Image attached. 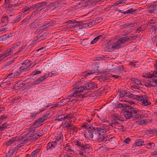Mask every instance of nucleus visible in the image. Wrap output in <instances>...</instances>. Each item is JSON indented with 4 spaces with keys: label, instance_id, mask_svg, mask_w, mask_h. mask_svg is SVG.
Returning <instances> with one entry per match:
<instances>
[{
    "label": "nucleus",
    "instance_id": "69168bd1",
    "mask_svg": "<svg viewBox=\"0 0 157 157\" xmlns=\"http://www.w3.org/2000/svg\"><path fill=\"white\" fill-rule=\"evenodd\" d=\"M41 71H33L32 73V75L33 76H36V75H37L38 74H40L41 73Z\"/></svg>",
    "mask_w": 157,
    "mask_h": 157
},
{
    "label": "nucleus",
    "instance_id": "f704fd0d",
    "mask_svg": "<svg viewBox=\"0 0 157 157\" xmlns=\"http://www.w3.org/2000/svg\"><path fill=\"white\" fill-rule=\"evenodd\" d=\"M96 21L97 20H94L92 21H90L87 22V24L88 25V27H89V28L91 27L93 25H94L95 24Z\"/></svg>",
    "mask_w": 157,
    "mask_h": 157
},
{
    "label": "nucleus",
    "instance_id": "79ce46f5",
    "mask_svg": "<svg viewBox=\"0 0 157 157\" xmlns=\"http://www.w3.org/2000/svg\"><path fill=\"white\" fill-rule=\"evenodd\" d=\"M120 73L116 74H112L111 76L116 79H120L121 78V77L119 75Z\"/></svg>",
    "mask_w": 157,
    "mask_h": 157
},
{
    "label": "nucleus",
    "instance_id": "20e7f679",
    "mask_svg": "<svg viewBox=\"0 0 157 157\" xmlns=\"http://www.w3.org/2000/svg\"><path fill=\"white\" fill-rule=\"evenodd\" d=\"M26 80H24L22 82H18L15 84V85L13 87L15 89H17V87H22V90H24L30 88L35 85L34 84V82H26Z\"/></svg>",
    "mask_w": 157,
    "mask_h": 157
},
{
    "label": "nucleus",
    "instance_id": "bf43d9fd",
    "mask_svg": "<svg viewBox=\"0 0 157 157\" xmlns=\"http://www.w3.org/2000/svg\"><path fill=\"white\" fill-rule=\"evenodd\" d=\"M66 146L65 147V149H66L67 151H72V150L71 149V148L68 145L66 144Z\"/></svg>",
    "mask_w": 157,
    "mask_h": 157
},
{
    "label": "nucleus",
    "instance_id": "5fc2aeb1",
    "mask_svg": "<svg viewBox=\"0 0 157 157\" xmlns=\"http://www.w3.org/2000/svg\"><path fill=\"white\" fill-rule=\"evenodd\" d=\"M99 129H100V130H99V131L98 132V133L100 135L104 133L105 132H106V131L104 129H102L100 128Z\"/></svg>",
    "mask_w": 157,
    "mask_h": 157
},
{
    "label": "nucleus",
    "instance_id": "49530a36",
    "mask_svg": "<svg viewBox=\"0 0 157 157\" xmlns=\"http://www.w3.org/2000/svg\"><path fill=\"white\" fill-rule=\"evenodd\" d=\"M75 145L82 148H84L85 147V146L81 144V143L79 141H77L75 143Z\"/></svg>",
    "mask_w": 157,
    "mask_h": 157
},
{
    "label": "nucleus",
    "instance_id": "9b49d317",
    "mask_svg": "<svg viewBox=\"0 0 157 157\" xmlns=\"http://www.w3.org/2000/svg\"><path fill=\"white\" fill-rule=\"evenodd\" d=\"M117 106V107L123 108L125 109L124 112V114L127 113L126 112L127 111V110H128V109L129 110L130 109V107H132L131 106H128L126 104H122L120 103L118 104Z\"/></svg>",
    "mask_w": 157,
    "mask_h": 157
},
{
    "label": "nucleus",
    "instance_id": "6ab92c4d",
    "mask_svg": "<svg viewBox=\"0 0 157 157\" xmlns=\"http://www.w3.org/2000/svg\"><path fill=\"white\" fill-rule=\"evenodd\" d=\"M131 81L133 83L137 85H139L141 84V82L140 80L136 78H131Z\"/></svg>",
    "mask_w": 157,
    "mask_h": 157
},
{
    "label": "nucleus",
    "instance_id": "338daca9",
    "mask_svg": "<svg viewBox=\"0 0 157 157\" xmlns=\"http://www.w3.org/2000/svg\"><path fill=\"white\" fill-rule=\"evenodd\" d=\"M37 25H36L34 21L31 24L30 26V27L31 29H33L36 28L37 27Z\"/></svg>",
    "mask_w": 157,
    "mask_h": 157
},
{
    "label": "nucleus",
    "instance_id": "4468645a",
    "mask_svg": "<svg viewBox=\"0 0 157 157\" xmlns=\"http://www.w3.org/2000/svg\"><path fill=\"white\" fill-rule=\"evenodd\" d=\"M30 69V68H29V67L26 66L22 65V66L19 68V71L20 72H19L20 73H24L25 74L27 71Z\"/></svg>",
    "mask_w": 157,
    "mask_h": 157
},
{
    "label": "nucleus",
    "instance_id": "7ed1b4c3",
    "mask_svg": "<svg viewBox=\"0 0 157 157\" xmlns=\"http://www.w3.org/2000/svg\"><path fill=\"white\" fill-rule=\"evenodd\" d=\"M130 109L127 110L126 114H124V116L126 119H129L131 118L134 119L135 118L137 120L139 118V116L140 115V112L137 109L133 108L132 107H130Z\"/></svg>",
    "mask_w": 157,
    "mask_h": 157
},
{
    "label": "nucleus",
    "instance_id": "6e6d98bb",
    "mask_svg": "<svg viewBox=\"0 0 157 157\" xmlns=\"http://www.w3.org/2000/svg\"><path fill=\"white\" fill-rule=\"evenodd\" d=\"M14 62V60H12L11 61H10L7 62L6 64V66H11L13 65V63Z\"/></svg>",
    "mask_w": 157,
    "mask_h": 157
},
{
    "label": "nucleus",
    "instance_id": "ea45409f",
    "mask_svg": "<svg viewBox=\"0 0 157 157\" xmlns=\"http://www.w3.org/2000/svg\"><path fill=\"white\" fill-rule=\"evenodd\" d=\"M127 91H126L125 90H121L120 92V96L121 98H125V96L126 93Z\"/></svg>",
    "mask_w": 157,
    "mask_h": 157
},
{
    "label": "nucleus",
    "instance_id": "1a4fd4ad",
    "mask_svg": "<svg viewBox=\"0 0 157 157\" xmlns=\"http://www.w3.org/2000/svg\"><path fill=\"white\" fill-rule=\"evenodd\" d=\"M13 48H12L8 49L7 51L1 53L0 55V58H1V59H2L9 54L12 53Z\"/></svg>",
    "mask_w": 157,
    "mask_h": 157
},
{
    "label": "nucleus",
    "instance_id": "473e14b6",
    "mask_svg": "<svg viewBox=\"0 0 157 157\" xmlns=\"http://www.w3.org/2000/svg\"><path fill=\"white\" fill-rule=\"evenodd\" d=\"M51 25V23H48L46 25H43L40 28V29L43 30L47 28L48 27L50 26Z\"/></svg>",
    "mask_w": 157,
    "mask_h": 157
},
{
    "label": "nucleus",
    "instance_id": "dca6fc26",
    "mask_svg": "<svg viewBox=\"0 0 157 157\" xmlns=\"http://www.w3.org/2000/svg\"><path fill=\"white\" fill-rule=\"evenodd\" d=\"M103 38V37L101 35H100L96 37L93 40L90 42V44H93L97 42L98 40L101 39H102Z\"/></svg>",
    "mask_w": 157,
    "mask_h": 157
},
{
    "label": "nucleus",
    "instance_id": "680f3d73",
    "mask_svg": "<svg viewBox=\"0 0 157 157\" xmlns=\"http://www.w3.org/2000/svg\"><path fill=\"white\" fill-rule=\"evenodd\" d=\"M131 141V139L129 138H126L124 141V143L125 144H129L130 142Z\"/></svg>",
    "mask_w": 157,
    "mask_h": 157
},
{
    "label": "nucleus",
    "instance_id": "3c124183",
    "mask_svg": "<svg viewBox=\"0 0 157 157\" xmlns=\"http://www.w3.org/2000/svg\"><path fill=\"white\" fill-rule=\"evenodd\" d=\"M76 22H77L75 20H74L73 21L72 20H69L66 22H65V24H67V25H68L70 24H74ZM77 22L79 23V22Z\"/></svg>",
    "mask_w": 157,
    "mask_h": 157
},
{
    "label": "nucleus",
    "instance_id": "864d4df0",
    "mask_svg": "<svg viewBox=\"0 0 157 157\" xmlns=\"http://www.w3.org/2000/svg\"><path fill=\"white\" fill-rule=\"evenodd\" d=\"M11 84V83L10 81H8L7 82H3L2 83V85H3V86H9Z\"/></svg>",
    "mask_w": 157,
    "mask_h": 157
},
{
    "label": "nucleus",
    "instance_id": "13d9d810",
    "mask_svg": "<svg viewBox=\"0 0 157 157\" xmlns=\"http://www.w3.org/2000/svg\"><path fill=\"white\" fill-rule=\"evenodd\" d=\"M71 114H69L67 115H65L64 114V120L67 119H71Z\"/></svg>",
    "mask_w": 157,
    "mask_h": 157
},
{
    "label": "nucleus",
    "instance_id": "c756f323",
    "mask_svg": "<svg viewBox=\"0 0 157 157\" xmlns=\"http://www.w3.org/2000/svg\"><path fill=\"white\" fill-rule=\"evenodd\" d=\"M22 18V17H21V16H18V17H17L15 18V19L13 20V21L12 22H10V23H14L15 22H17L21 20V19Z\"/></svg>",
    "mask_w": 157,
    "mask_h": 157
},
{
    "label": "nucleus",
    "instance_id": "e433bc0d",
    "mask_svg": "<svg viewBox=\"0 0 157 157\" xmlns=\"http://www.w3.org/2000/svg\"><path fill=\"white\" fill-rule=\"evenodd\" d=\"M27 139L25 137L22 136L21 137V138L19 139L18 141L19 142V143H21V144H24L25 141H27Z\"/></svg>",
    "mask_w": 157,
    "mask_h": 157
},
{
    "label": "nucleus",
    "instance_id": "393cba45",
    "mask_svg": "<svg viewBox=\"0 0 157 157\" xmlns=\"http://www.w3.org/2000/svg\"><path fill=\"white\" fill-rule=\"evenodd\" d=\"M48 118V115H44L42 117L38 118V120L39 121V122L41 123L43 122L45 120H46Z\"/></svg>",
    "mask_w": 157,
    "mask_h": 157
},
{
    "label": "nucleus",
    "instance_id": "a18cd8bd",
    "mask_svg": "<svg viewBox=\"0 0 157 157\" xmlns=\"http://www.w3.org/2000/svg\"><path fill=\"white\" fill-rule=\"evenodd\" d=\"M40 137V135L36 133L33 135L32 136V139L33 140H36Z\"/></svg>",
    "mask_w": 157,
    "mask_h": 157
},
{
    "label": "nucleus",
    "instance_id": "4be33fe9",
    "mask_svg": "<svg viewBox=\"0 0 157 157\" xmlns=\"http://www.w3.org/2000/svg\"><path fill=\"white\" fill-rule=\"evenodd\" d=\"M156 8V6L154 5H151L148 8V11L150 13H153Z\"/></svg>",
    "mask_w": 157,
    "mask_h": 157
},
{
    "label": "nucleus",
    "instance_id": "f3484780",
    "mask_svg": "<svg viewBox=\"0 0 157 157\" xmlns=\"http://www.w3.org/2000/svg\"><path fill=\"white\" fill-rule=\"evenodd\" d=\"M22 65L26 66L29 67V68H31L33 66V65H32L31 63L30 64V61L28 60H26L24 63L22 64Z\"/></svg>",
    "mask_w": 157,
    "mask_h": 157
},
{
    "label": "nucleus",
    "instance_id": "bb28decb",
    "mask_svg": "<svg viewBox=\"0 0 157 157\" xmlns=\"http://www.w3.org/2000/svg\"><path fill=\"white\" fill-rule=\"evenodd\" d=\"M8 124L7 123L3 124L0 126V131L8 128Z\"/></svg>",
    "mask_w": 157,
    "mask_h": 157
},
{
    "label": "nucleus",
    "instance_id": "774afa93",
    "mask_svg": "<svg viewBox=\"0 0 157 157\" xmlns=\"http://www.w3.org/2000/svg\"><path fill=\"white\" fill-rule=\"evenodd\" d=\"M37 152H38V151L37 150H35L32 152L31 154L32 157H34Z\"/></svg>",
    "mask_w": 157,
    "mask_h": 157
},
{
    "label": "nucleus",
    "instance_id": "8fccbe9b",
    "mask_svg": "<svg viewBox=\"0 0 157 157\" xmlns=\"http://www.w3.org/2000/svg\"><path fill=\"white\" fill-rule=\"evenodd\" d=\"M114 117H115V118H114L115 119H116L117 121H123L124 120L122 118L119 117L117 115H115Z\"/></svg>",
    "mask_w": 157,
    "mask_h": 157
},
{
    "label": "nucleus",
    "instance_id": "0eeeda50",
    "mask_svg": "<svg viewBox=\"0 0 157 157\" xmlns=\"http://www.w3.org/2000/svg\"><path fill=\"white\" fill-rule=\"evenodd\" d=\"M49 75L50 74H46L44 75L40 76L34 82V84L36 85L40 84L41 82L44 80L45 78L49 76Z\"/></svg>",
    "mask_w": 157,
    "mask_h": 157
},
{
    "label": "nucleus",
    "instance_id": "9d476101",
    "mask_svg": "<svg viewBox=\"0 0 157 157\" xmlns=\"http://www.w3.org/2000/svg\"><path fill=\"white\" fill-rule=\"evenodd\" d=\"M84 133L85 137L88 138L89 139L92 138L93 137V133L90 131L88 130H85L84 131Z\"/></svg>",
    "mask_w": 157,
    "mask_h": 157
},
{
    "label": "nucleus",
    "instance_id": "603ef678",
    "mask_svg": "<svg viewBox=\"0 0 157 157\" xmlns=\"http://www.w3.org/2000/svg\"><path fill=\"white\" fill-rule=\"evenodd\" d=\"M48 74H50L49 76L50 75V76L51 77L55 76L57 75V73L56 71H51L50 73H48Z\"/></svg>",
    "mask_w": 157,
    "mask_h": 157
},
{
    "label": "nucleus",
    "instance_id": "e2e57ef3",
    "mask_svg": "<svg viewBox=\"0 0 157 157\" xmlns=\"http://www.w3.org/2000/svg\"><path fill=\"white\" fill-rule=\"evenodd\" d=\"M112 122L111 123V124H120L116 120V119H115L114 118L112 120Z\"/></svg>",
    "mask_w": 157,
    "mask_h": 157
},
{
    "label": "nucleus",
    "instance_id": "c03bdc74",
    "mask_svg": "<svg viewBox=\"0 0 157 157\" xmlns=\"http://www.w3.org/2000/svg\"><path fill=\"white\" fill-rule=\"evenodd\" d=\"M14 8V6L12 5H9L8 6L7 10H8L9 12H11L13 10Z\"/></svg>",
    "mask_w": 157,
    "mask_h": 157
},
{
    "label": "nucleus",
    "instance_id": "09e8293b",
    "mask_svg": "<svg viewBox=\"0 0 157 157\" xmlns=\"http://www.w3.org/2000/svg\"><path fill=\"white\" fill-rule=\"evenodd\" d=\"M39 121L37 120L36 122L34 123V124H33V125L35 126L34 127L35 128L39 127L40 126V124L41 123L39 122Z\"/></svg>",
    "mask_w": 157,
    "mask_h": 157
},
{
    "label": "nucleus",
    "instance_id": "aec40b11",
    "mask_svg": "<svg viewBox=\"0 0 157 157\" xmlns=\"http://www.w3.org/2000/svg\"><path fill=\"white\" fill-rule=\"evenodd\" d=\"M88 1L87 4L89 5L90 6H94L99 1L97 0H88Z\"/></svg>",
    "mask_w": 157,
    "mask_h": 157
},
{
    "label": "nucleus",
    "instance_id": "c85d7f7f",
    "mask_svg": "<svg viewBox=\"0 0 157 157\" xmlns=\"http://www.w3.org/2000/svg\"><path fill=\"white\" fill-rule=\"evenodd\" d=\"M81 44L82 45L85 46L89 44V41L87 39H83L81 41Z\"/></svg>",
    "mask_w": 157,
    "mask_h": 157
},
{
    "label": "nucleus",
    "instance_id": "0e129e2a",
    "mask_svg": "<svg viewBox=\"0 0 157 157\" xmlns=\"http://www.w3.org/2000/svg\"><path fill=\"white\" fill-rule=\"evenodd\" d=\"M6 36H7L5 35L1 36L0 37V40L2 41L7 40Z\"/></svg>",
    "mask_w": 157,
    "mask_h": 157
},
{
    "label": "nucleus",
    "instance_id": "f03ea898",
    "mask_svg": "<svg viewBox=\"0 0 157 157\" xmlns=\"http://www.w3.org/2000/svg\"><path fill=\"white\" fill-rule=\"evenodd\" d=\"M47 5V3L46 2H42L41 3H38L36 4L33 5L30 7H26L22 10V12L25 13H28L31 10H35L33 11L34 16L37 13L40 12L43 9L45 8Z\"/></svg>",
    "mask_w": 157,
    "mask_h": 157
},
{
    "label": "nucleus",
    "instance_id": "a19ab883",
    "mask_svg": "<svg viewBox=\"0 0 157 157\" xmlns=\"http://www.w3.org/2000/svg\"><path fill=\"white\" fill-rule=\"evenodd\" d=\"M15 139L13 137L9 141L7 142L6 143V144L7 145H10L13 143L14 142H15Z\"/></svg>",
    "mask_w": 157,
    "mask_h": 157
},
{
    "label": "nucleus",
    "instance_id": "412c9836",
    "mask_svg": "<svg viewBox=\"0 0 157 157\" xmlns=\"http://www.w3.org/2000/svg\"><path fill=\"white\" fill-rule=\"evenodd\" d=\"M1 21L2 22L6 24L10 21V19L8 18L7 16H3L2 17L1 19Z\"/></svg>",
    "mask_w": 157,
    "mask_h": 157
},
{
    "label": "nucleus",
    "instance_id": "58836bf2",
    "mask_svg": "<svg viewBox=\"0 0 157 157\" xmlns=\"http://www.w3.org/2000/svg\"><path fill=\"white\" fill-rule=\"evenodd\" d=\"M92 125H89L87 123H85L84 124L82 125V127L83 128H86L87 130L92 128Z\"/></svg>",
    "mask_w": 157,
    "mask_h": 157
},
{
    "label": "nucleus",
    "instance_id": "7c9ffc66",
    "mask_svg": "<svg viewBox=\"0 0 157 157\" xmlns=\"http://www.w3.org/2000/svg\"><path fill=\"white\" fill-rule=\"evenodd\" d=\"M155 146L154 144L152 142L146 144V147L148 148H152Z\"/></svg>",
    "mask_w": 157,
    "mask_h": 157
},
{
    "label": "nucleus",
    "instance_id": "4c0bfd02",
    "mask_svg": "<svg viewBox=\"0 0 157 157\" xmlns=\"http://www.w3.org/2000/svg\"><path fill=\"white\" fill-rule=\"evenodd\" d=\"M33 16L34 14H32L31 16L29 17H27L24 20H23L22 21L25 23H27L30 20L31 17Z\"/></svg>",
    "mask_w": 157,
    "mask_h": 157
},
{
    "label": "nucleus",
    "instance_id": "a878e982",
    "mask_svg": "<svg viewBox=\"0 0 157 157\" xmlns=\"http://www.w3.org/2000/svg\"><path fill=\"white\" fill-rule=\"evenodd\" d=\"M64 114H62L56 117L55 120L56 121H62L64 120Z\"/></svg>",
    "mask_w": 157,
    "mask_h": 157
},
{
    "label": "nucleus",
    "instance_id": "37998d69",
    "mask_svg": "<svg viewBox=\"0 0 157 157\" xmlns=\"http://www.w3.org/2000/svg\"><path fill=\"white\" fill-rule=\"evenodd\" d=\"M138 97L139 96L135 95L134 94L130 93L129 98L133 99H135L136 100H138Z\"/></svg>",
    "mask_w": 157,
    "mask_h": 157
},
{
    "label": "nucleus",
    "instance_id": "052dcab7",
    "mask_svg": "<svg viewBox=\"0 0 157 157\" xmlns=\"http://www.w3.org/2000/svg\"><path fill=\"white\" fill-rule=\"evenodd\" d=\"M96 72V70H92L90 72H86V74H85V75H86V76L89 75L90 74H92Z\"/></svg>",
    "mask_w": 157,
    "mask_h": 157
},
{
    "label": "nucleus",
    "instance_id": "6e6552de",
    "mask_svg": "<svg viewBox=\"0 0 157 157\" xmlns=\"http://www.w3.org/2000/svg\"><path fill=\"white\" fill-rule=\"evenodd\" d=\"M65 127L67 129L74 132L77 129L75 126L71 124V123H68V122H65L64 123Z\"/></svg>",
    "mask_w": 157,
    "mask_h": 157
},
{
    "label": "nucleus",
    "instance_id": "b1692460",
    "mask_svg": "<svg viewBox=\"0 0 157 157\" xmlns=\"http://www.w3.org/2000/svg\"><path fill=\"white\" fill-rule=\"evenodd\" d=\"M17 150V148H10L8 153V155L9 156H11Z\"/></svg>",
    "mask_w": 157,
    "mask_h": 157
},
{
    "label": "nucleus",
    "instance_id": "c9c22d12",
    "mask_svg": "<svg viewBox=\"0 0 157 157\" xmlns=\"http://www.w3.org/2000/svg\"><path fill=\"white\" fill-rule=\"evenodd\" d=\"M20 73L17 72L14 73H11V74L8 75V77L9 78L13 77L15 78V77L18 76L19 75Z\"/></svg>",
    "mask_w": 157,
    "mask_h": 157
},
{
    "label": "nucleus",
    "instance_id": "a211bd4d",
    "mask_svg": "<svg viewBox=\"0 0 157 157\" xmlns=\"http://www.w3.org/2000/svg\"><path fill=\"white\" fill-rule=\"evenodd\" d=\"M148 78H151L153 81H155V84H157V76L155 74H152L149 75Z\"/></svg>",
    "mask_w": 157,
    "mask_h": 157
},
{
    "label": "nucleus",
    "instance_id": "2f4dec72",
    "mask_svg": "<svg viewBox=\"0 0 157 157\" xmlns=\"http://www.w3.org/2000/svg\"><path fill=\"white\" fill-rule=\"evenodd\" d=\"M107 140V139L106 138H105L104 136H100L97 139V140L99 142H100L101 141H105Z\"/></svg>",
    "mask_w": 157,
    "mask_h": 157
},
{
    "label": "nucleus",
    "instance_id": "de8ad7c7",
    "mask_svg": "<svg viewBox=\"0 0 157 157\" xmlns=\"http://www.w3.org/2000/svg\"><path fill=\"white\" fill-rule=\"evenodd\" d=\"M21 98V97L20 96H18L13 99V102L14 103H17L20 101Z\"/></svg>",
    "mask_w": 157,
    "mask_h": 157
},
{
    "label": "nucleus",
    "instance_id": "cd10ccee",
    "mask_svg": "<svg viewBox=\"0 0 157 157\" xmlns=\"http://www.w3.org/2000/svg\"><path fill=\"white\" fill-rule=\"evenodd\" d=\"M56 141L57 142H58L59 141V140L62 139V138H63V135L61 132H60V133L58 134V135L56 136Z\"/></svg>",
    "mask_w": 157,
    "mask_h": 157
},
{
    "label": "nucleus",
    "instance_id": "4d7b16f0",
    "mask_svg": "<svg viewBox=\"0 0 157 157\" xmlns=\"http://www.w3.org/2000/svg\"><path fill=\"white\" fill-rule=\"evenodd\" d=\"M6 26L5 25L4 26H2L1 27H0V32H1L3 31H7V28L6 27Z\"/></svg>",
    "mask_w": 157,
    "mask_h": 157
},
{
    "label": "nucleus",
    "instance_id": "2eb2a0df",
    "mask_svg": "<svg viewBox=\"0 0 157 157\" xmlns=\"http://www.w3.org/2000/svg\"><path fill=\"white\" fill-rule=\"evenodd\" d=\"M137 37V35L136 36H127L126 37H124V41L126 42H127V41H128L130 40H132L134 39H136Z\"/></svg>",
    "mask_w": 157,
    "mask_h": 157
},
{
    "label": "nucleus",
    "instance_id": "f257e3e1",
    "mask_svg": "<svg viewBox=\"0 0 157 157\" xmlns=\"http://www.w3.org/2000/svg\"><path fill=\"white\" fill-rule=\"evenodd\" d=\"M97 86L95 83L90 82L86 83L84 86H81L80 87H77L72 89L69 93V97H71V101L73 103L80 101L83 99V95L80 94L86 90H91L94 88H97Z\"/></svg>",
    "mask_w": 157,
    "mask_h": 157
},
{
    "label": "nucleus",
    "instance_id": "72a5a7b5",
    "mask_svg": "<svg viewBox=\"0 0 157 157\" xmlns=\"http://www.w3.org/2000/svg\"><path fill=\"white\" fill-rule=\"evenodd\" d=\"M70 98H67L60 101L61 103L63 104H65L67 103L70 101Z\"/></svg>",
    "mask_w": 157,
    "mask_h": 157
},
{
    "label": "nucleus",
    "instance_id": "5701e85b",
    "mask_svg": "<svg viewBox=\"0 0 157 157\" xmlns=\"http://www.w3.org/2000/svg\"><path fill=\"white\" fill-rule=\"evenodd\" d=\"M136 10L133 9L132 8L129 9L128 10L125 11L124 13V14L128 13H131L134 14L136 13Z\"/></svg>",
    "mask_w": 157,
    "mask_h": 157
},
{
    "label": "nucleus",
    "instance_id": "ddd939ff",
    "mask_svg": "<svg viewBox=\"0 0 157 157\" xmlns=\"http://www.w3.org/2000/svg\"><path fill=\"white\" fill-rule=\"evenodd\" d=\"M144 143V141L142 139L137 140H136L134 143L132 144V146L134 147L137 146H141L143 145Z\"/></svg>",
    "mask_w": 157,
    "mask_h": 157
},
{
    "label": "nucleus",
    "instance_id": "39448f33",
    "mask_svg": "<svg viewBox=\"0 0 157 157\" xmlns=\"http://www.w3.org/2000/svg\"><path fill=\"white\" fill-rule=\"evenodd\" d=\"M138 101L141 102V104L143 106H147L151 105V102L148 101V97L146 95L139 96Z\"/></svg>",
    "mask_w": 157,
    "mask_h": 157
},
{
    "label": "nucleus",
    "instance_id": "f8f14e48",
    "mask_svg": "<svg viewBox=\"0 0 157 157\" xmlns=\"http://www.w3.org/2000/svg\"><path fill=\"white\" fill-rule=\"evenodd\" d=\"M56 141H53L49 143L47 147V150H52L55 148L56 146Z\"/></svg>",
    "mask_w": 157,
    "mask_h": 157
},
{
    "label": "nucleus",
    "instance_id": "423d86ee",
    "mask_svg": "<svg viewBox=\"0 0 157 157\" xmlns=\"http://www.w3.org/2000/svg\"><path fill=\"white\" fill-rule=\"evenodd\" d=\"M124 37H120L118 40L113 44L112 46V48L114 49L117 48H121L120 44H124L125 43V42L124 41Z\"/></svg>",
    "mask_w": 157,
    "mask_h": 157
}]
</instances>
